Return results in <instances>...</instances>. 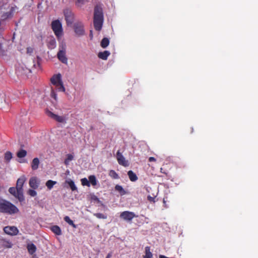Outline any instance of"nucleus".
Here are the masks:
<instances>
[{
	"instance_id": "obj_1",
	"label": "nucleus",
	"mask_w": 258,
	"mask_h": 258,
	"mask_svg": "<svg viewBox=\"0 0 258 258\" xmlns=\"http://www.w3.org/2000/svg\"><path fill=\"white\" fill-rule=\"evenodd\" d=\"M0 212L11 215L18 213L19 210L10 202L0 199Z\"/></svg>"
},
{
	"instance_id": "obj_2",
	"label": "nucleus",
	"mask_w": 258,
	"mask_h": 258,
	"mask_svg": "<svg viewBox=\"0 0 258 258\" xmlns=\"http://www.w3.org/2000/svg\"><path fill=\"white\" fill-rule=\"evenodd\" d=\"M103 19L102 8L100 6H96L94 8L93 23L96 31H100L101 30Z\"/></svg>"
},
{
	"instance_id": "obj_3",
	"label": "nucleus",
	"mask_w": 258,
	"mask_h": 258,
	"mask_svg": "<svg viewBox=\"0 0 258 258\" xmlns=\"http://www.w3.org/2000/svg\"><path fill=\"white\" fill-rule=\"evenodd\" d=\"M51 25L54 34L58 39L62 35V27L61 22L58 20H55L51 22Z\"/></svg>"
},
{
	"instance_id": "obj_4",
	"label": "nucleus",
	"mask_w": 258,
	"mask_h": 258,
	"mask_svg": "<svg viewBox=\"0 0 258 258\" xmlns=\"http://www.w3.org/2000/svg\"><path fill=\"white\" fill-rule=\"evenodd\" d=\"M138 217L133 212L125 211L121 212L120 214V218L124 221L131 222L133 219Z\"/></svg>"
},
{
	"instance_id": "obj_5",
	"label": "nucleus",
	"mask_w": 258,
	"mask_h": 258,
	"mask_svg": "<svg viewBox=\"0 0 258 258\" xmlns=\"http://www.w3.org/2000/svg\"><path fill=\"white\" fill-rule=\"evenodd\" d=\"M63 14L67 24L68 25L72 24L74 19V15L72 11L69 9H64L63 10Z\"/></svg>"
},
{
	"instance_id": "obj_6",
	"label": "nucleus",
	"mask_w": 258,
	"mask_h": 258,
	"mask_svg": "<svg viewBox=\"0 0 258 258\" xmlns=\"http://www.w3.org/2000/svg\"><path fill=\"white\" fill-rule=\"evenodd\" d=\"M74 31L78 36H82L85 34L84 25L81 22H77L74 26Z\"/></svg>"
},
{
	"instance_id": "obj_7",
	"label": "nucleus",
	"mask_w": 258,
	"mask_h": 258,
	"mask_svg": "<svg viewBox=\"0 0 258 258\" xmlns=\"http://www.w3.org/2000/svg\"><path fill=\"white\" fill-rule=\"evenodd\" d=\"M47 115L50 118L53 119L55 121L60 123H66V118L65 117L63 116H59L56 115L51 111H47Z\"/></svg>"
},
{
	"instance_id": "obj_8",
	"label": "nucleus",
	"mask_w": 258,
	"mask_h": 258,
	"mask_svg": "<svg viewBox=\"0 0 258 258\" xmlns=\"http://www.w3.org/2000/svg\"><path fill=\"white\" fill-rule=\"evenodd\" d=\"M26 180V178L24 175L21 176L17 181L16 187L18 188L19 195L22 196V193H23V185Z\"/></svg>"
},
{
	"instance_id": "obj_9",
	"label": "nucleus",
	"mask_w": 258,
	"mask_h": 258,
	"mask_svg": "<svg viewBox=\"0 0 258 258\" xmlns=\"http://www.w3.org/2000/svg\"><path fill=\"white\" fill-rule=\"evenodd\" d=\"M9 192L14 196L15 198L18 199V200L22 202L24 201V197L23 196V193H22V197L20 195H19V192H18V188L16 187H11L9 189Z\"/></svg>"
},
{
	"instance_id": "obj_10",
	"label": "nucleus",
	"mask_w": 258,
	"mask_h": 258,
	"mask_svg": "<svg viewBox=\"0 0 258 258\" xmlns=\"http://www.w3.org/2000/svg\"><path fill=\"white\" fill-rule=\"evenodd\" d=\"M116 159L119 165L124 167H126L128 165L127 161L125 160V158L119 151H118L116 153Z\"/></svg>"
},
{
	"instance_id": "obj_11",
	"label": "nucleus",
	"mask_w": 258,
	"mask_h": 258,
	"mask_svg": "<svg viewBox=\"0 0 258 258\" xmlns=\"http://www.w3.org/2000/svg\"><path fill=\"white\" fill-rule=\"evenodd\" d=\"M40 183V180L36 176L31 177L29 182L30 186L34 189H36L38 187Z\"/></svg>"
},
{
	"instance_id": "obj_12",
	"label": "nucleus",
	"mask_w": 258,
	"mask_h": 258,
	"mask_svg": "<svg viewBox=\"0 0 258 258\" xmlns=\"http://www.w3.org/2000/svg\"><path fill=\"white\" fill-rule=\"evenodd\" d=\"M4 232L9 235H16L18 234L19 231L15 226H6L4 228Z\"/></svg>"
},
{
	"instance_id": "obj_13",
	"label": "nucleus",
	"mask_w": 258,
	"mask_h": 258,
	"mask_svg": "<svg viewBox=\"0 0 258 258\" xmlns=\"http://www.w3.org/2000/svg\"><path fill=\"white\" fill-rule=\"evenodd\" d=\"M12 243L9 240L5 239H0V247L5 248H10L12 247Z\"/></svg>"
},
{
	"instance_id": "obj_14",
	"label": "nucleus",
	"mask_w": 258,
	"mask_h": 258,
	"mask_svg": "<svg viewBox=\"0 0 258 258\" xmlns=\"http://www.w3.org/2000/svg\"><path fill=\"white\" fill-rule=\"evenodd\" d=\"M57 57L58 59L62 63H67L68 59L66 56V52L64 50H59L57 53Z\"/></svg>"
},
{
	"instance_id": "obj_15",
	"label": "nucleus",
	"mask_w": 258,
	"mask_h": 258,
	"mask_svg": "<svg viewBox=\"0 0 258 258\" xmlns=\"http://www.w3.org/2000/svg\"><path fill=\"white\" fill-rule=\"evenodd\" d=\"M50 81L51 83L55 86L58 84L59 83L62 82L61 80V75L60 74H58L57 75H53L51 78Z\"/></svg>"
},
{
	"instance_id": "obj_16",
	"label": "nucleus",
	"mask_w": 258,
	"mask_h": 258,
	"mask_svg": "<svg viewBox=\"0 0 258 258\" xmlns=\"http://www.w3.org/2000/svg\"><path fill=\"white\" fill-rule=\"evenodd\" d=\"M40 161L38 158H35L32 160L31 163V167L33 170H36L38 168Z\"/></svg>"
},
{
	"instance_id": "obj_17",
	"label": "nucleus",
	"mask_w": 258,
	"mask_h": 258,
	"mask_svg": "<svg viewBox=\"0 0 258 258\" xmlns=\"http://www.w3.org/2000/svg\"><path fill=\"white\" fill-rule=\"evenodd\" d=\"M110 54V53L109 51L105 50L103 52H99L98 54V57L103 60H106Z\"/></svg>"
},
{
	"instance_id": "obj_18",
	"label": "nucleus",
	"mask_w": 258,
	"mask_h": 258,
	"mask_svg": "<svg viewBox=\"0 0 258 258\" xmlns=\"http://www.w3.org/2000/svg\"><path fill=\"white\" fill-rule=\"evenodd\" d=\"M27 248L30 254H33L36 251V246L33 243L28 244Z\"/></svg>"
},
{
	"instance_id": "obj_19",
	"label": "nucleus",
	"mask_w": 258,
	"mask_h": 258,
	"mask_svg": "<svg viewBox=\"0 0 258 258\" xmlns=\"http://www.w3.org/2000/svg\"><path fill=\"white\" fill-rule=\"evenodd\" d=\"M47 46L49 49H53L56 46V41L55 39L52 37H51L48 42Z\"/></svg>"
},
{
	"instance_id": "obj_20",
	"label": "nucleus",
	"mask_w": 258,
	"mask_h": 258,
	"mask_svg": "<svg viewBox=\"0 0 258 258\" xmlns=\"http://www.w3.org/2000/svg\"><path fill=\"white\" fill-rule=\"evenodd\" d=\"M127 175L131 181H136L138 179L137 175L132 170L127 172Z\"/></svg>"
},
{
	"instance_id": "obj_21",
	"label": "nucleus",
	"mask_w": 258,
	"mask_h": 258,
	"mask_svg": "<svg viewBox=\"0 0 258 258\" xmlns=\"http://www.w3.org/2000/svg\"><path fill=\"white\" fill-rule=\"evenodd\" d=\"M51 231L57 235L61 234V230L58 226L54 225L51 227Z\"/></svg>"
},
{
	"instance_id": "obj_22",
	"label": "nucleus",
	"mask_w": 258,
	"mask_h": 258,
	"mask_svg": "<svg viewBox=\"0 0 258 258\" xmlns=\"http://www.w3.org/2000/svg\"><path fill=\"white\" fill-rule=\"evenodd\" d=\"M115 190L119 192L120 196L125 195L126 194L125 190L123 188V187L118 184H117L115 186Z\"/></svg>"
},
{
	"instance_id": "obj_23",
	"label": "nucleus",
	"mask_w": 258,
	"mask_h": 258,
	"mask_svg": "<svg viewBox=\"0 0 258 258\" xmlns=\"http://www.w3.org/2000/svg\"><path fill=\"white\" fill-rule=\"evenodd\" d=\"M143 258H153V254L150 251V247L149 246L145 247V255Z\"/></svg>"
},
{
	"instance_id": "obj_24",
	"label": "nucleus",
	"mask_w": 258,
	"mask_h": 258,
	"mask_svg": "<svg viewBox=\"0 0 258 258\" xmlns=\"http://www.w3.org/2000/svg\"><path fill=\"white\" fill-rule=\"evenodd\" d=\"M109 44V39L105 37V38H103L102 39V40H101L100 45L102 48H105L108 46Z\"/></svg>"
},
{
	"instance_id": "obj_25",
	"label": "nucleus",
	"mask_w": 258,
	"mask_h": 258,
	"mask_svg": "<svg viewBox=\"0 0 258 258\" xmlns=\"http://www.w3.org/2000/svg\"><path fill=\"white\" fill-rule=\"evenodd\" d=\"M66 183H68L72 191H75L77 190V188L74 183L72 180H66Z\"/></svg>"
},
{
	"instance_id": "obj_26",
	"label": "nucleus",
	"mask_w": 258,
	"mask_h": 258,
	"mask_svg": "<svg viewBox=\"0 0 258 258\" xmlns=\"http://www.w3.org/2000/svg\"><path fill=\"white\" fill-rule=\"evenodd\" d=\"M90 184H91L93 186L97 185V181L95 175H90L88 177Z\"/></svg>"
},
{
	"instance_id": "obj_27",
	"label": "nucleus",
	"mask_w": 258,
	"mask_h": 258,
	"mask_svg": "<svg viewBox=\"0 0 258 258\" xmlns=\"http://www.w3.org/2000/svg\"><path fill=\"white\" fill-rule=\"evenodd\" d=\"M12 154L10 151H7L5 153L4 159L7 162H9L12 158Z\"/></svg>"
},
{
	"instance_id": "obj_28",
	"label": "nucleus",
	"mask_w": 258,
	"mask_h": 258,
	"mask_svg": "<svg viewBox=\"0 0 258 258\" xmlns=\"http://www.w3.org/2000/svg\"><path fill=\"white\" fill-rule=\"evenodd\" d=\"M64 220L68 223L69 225H71L73 228H76L77 225L74 223L73 220H72L70 217L68 216L64 217Z\"/></svg>"
},
{
	"instance_id": "obj_29",
	"label": "nucleus",
	"mask_w": 258,
	"mask_h": 258,
	"mask_svg": "<svg viewBox=\"0 0 258 258\" xmlns=\"http://www.w3.org/2000/svg\"><path fill=\"white\" fill-rule=\"evenodd\" d=\"M26 155L27 151L23 149L19 150L17 153V157L20 158L25 157L26 156Z\"/></svg>"
},
{
	"instance_id": "obj_30",
	"label": "nucleus",
	"mask_w": 258,
	"mask_h": 258,
	"mask_svg": "<svg viewBox=\"0 0 258 258\" xmlns=\"http://www.w3.org/2000/svg\"><path fill=\"white\" fill-rule=\"evenodd\" d=\"M56 183V182L52 180H48L46 182V186L49 189H51L53 186Z\"/></svg>"
},
{
	"instance_id": "obj_31",
	"label": "nucleus",
	"mask_w": 258,
	"mask_h": 258,
	"mask_svg": "<svg viewBox=\"0 0 258 258\" xmlns=\"http://www.w3.org/2000/svg\"><path fill=\"white\" fill-rule=\"evenodd\" d=\"M109 175L113 179H118L119 178L118 174L113 170H111L109 172Z\"/></svg>"
},
{
	"instance_id": "obj_32",
	"label": "nucleus",
	"mask_w": 258,
	"mask_h": 258,
	"mask_svg": "<svg viewBox=\"0 0 258 258\" xmlns=\"http://www.w3.org/2000/svg\"><path fill=\"white\" fill-rule=\"evenodd\" d=\"M55 87L56 88V89L58 91H61V92H64L65 91V88L63 86L62 82H61L59 83L58 84L56 85L55 86Z\"/></svg>"
},
{
	"instance_id": "obj_33",
	"label": "nucleus",
	"mask_w": 258,
	"mask_h": 258,
	"mask_svg": "<svg viewBox=\"0 0 258 258\" xmlns=\"http://www.w3.org/2000/svg\"><path fill=\"white\" fill-rule=\"evenodd\" d=\"M74 158L73 155L69 154L67 155V158L64 160V163L66 165H68L69 162Z\"/></svg>"
},
{
	"instance_id": "obj_34",
	"label": "nucleus",
	"mask_w": 258,
	"mask_h": 258,
	"mask_svg": "<svg viewBox=\"0 0 258 258\" xmlns=\"http://www.w3.org/2000/svg\"><path fill=\"white\" fill-rule=\"evenodd\" d=\"M94 215L98 219H105L107 218V216L102 213H95Z\"/></svg>"
},
{
	"instance_id": "obj_35",
	"label": "nucleus",
	"mask_w": 258,
	"mask_h": 258,
	"mask_svg": "<svg viewBox=\"0 0 258 258\" xmlns=\"http://www.w3.org/2000/svg\"><path fill=\"white\" fill-rule=\"evenodd\" d=\"M81 183L83 186H87L88 187L90 186V183L89 180H88L86 178H84L81 179Z\"/></svg>"
},
{
	"instance_id": "obj_36",
	"label": "nucleus",
	"mask_w": 258,
	"mask_h": 258,
	"mask_svg": "<svg viewBox=\"0 0 258 258\" xmlns=\"http://www.w3.org/2000/svg\"><path fill=\"white\" fill-rule=\"evenodd\" d=\"M27 194L30 196L31 197H35L37 195V192L34 189H29L28 191Z\"/></svg>"
},
{
	"instance_id": "obj_37",
	"label": "nucleus",
	"mask_w": 258,
	"mask_h": 258,
	"mask_svg": "<svg viewBox=\"0 0 258 258\" xmlns=\"http://www.w3.org/2000/svg\"><path fill=\"white\" fill-rule=\"evenodd\" d=\"M85 0H76V5L77 7H81L85 4Z\"/></svg>"
},
{
	"instance_id": "obj_38",
	"label": "nucleus",
	"mask_w": 258,
	"mask_h": 258,
	"mask_svg": "<svg viewBox=\"0 0 258 258\" xmlns=\"http://www.w3.org/2000/svg\"><path fill=\"white\" fill-rule=\"evenodd\" d=\"M50 95L52 98H54L55 100H56V94L53 89H51Z\"/></svg>"
},
{
	"instance_id": "obj_39",
	"label": "nucleus",
	"mask_w": 258,
	"mask_h": 258,
	"mask_svg": "<svg viewBox=\"0 0 258 258\" xmlns=\"http://www.w3.org/2000/svg\"><path fill=\"white\" fill-rule=\"evenodd\" d=\"M147 199L148 201H149L150 202H155V198L154 197H151V196L149 195L148 197H147Z\"/></svg>"
},
{
	"instance_id": "obj_40",
	"label": "nucleus",
	"mask_w": 258,
	"mask_h": 258,
	"mask_svg": "<svg viewBox=\"0 0 258 258\" xmlns=\"http://www.w3.org/2000/svg\"><path fill=\"white\" fill-rule=\"evenodd\" d=\"M33 49L31 47H28L27 48V52L28 53H31L33 52Z\"/></svg>"
},
{
	"instance_id": "obj_41",
	"label": "nucleus",
	"mask_w": 258,
	"mask_h": 258,
	"mask_svg": "<svg viewBox=\"0 0 258 258\" xmlns=\"http://www.w3.org/2000/svg\"><path fill=\"white\" fill-rule=\"evenodd\" d=\"M156 159L153 157H150L149 158V162H153V161L154 162V161H156Z\"/></svg>"
},
{
	"instance_id": "obj_42",
	"label": "nucleus",
	"mask_w": 258,
	"mask_h": 258,
	"mask_svg": "<svg viewBox=\"0 0 258 258\" xmlns=\"http://www.w3.org/2000/svg\"><path fill=\"white\" fill-rule=\"evenodd\" d=\"M112 256V254L111 253H108V254L107 255L106 258H110Z\"/></svg>"
},
{
	"instance_id": "obj_43",
	"label": "nucleus",
	"mask_w": 258,
	"mask_h": 258,
	"mask_svg": "<svg viewBox=\"0 0 258 258\" xmlns=\"http://www.w3.org/2000/svg\"><path fill=\"white\" fill-rule=\"evenodd\" d=\"M160 171L161 172L163 173H164L165 174H167V173L166 172H165L163 170V168H160Z\"/></svg>"
},
{
	"instance_id": "obj_44",
	"label": "nucleus",
	"mask_w": 258,
	"mask_h": 258,
	"mask_svg": "<svg viewBox=\"0 0 258 258\" xmlns=\"http://www.w3.org/2000/svg\"><path fill=\"white\" fill-rule=\"evenodd\" d=\"M159 257V258H169L164 255H160Z\"/></svg>"
},
{
	"instance_id": "obj_45",
	"label": "nucleus",
	"mask_w": 258,
	"mask_h": 258,
	"mask_svg": "<svg viewBox=\"0 0 258 258\" xmlns=\"http://www.w3.org/2000/svg\"><path fill=\"white\" fill-rule=\"evenodd\" d=\"M193 132H194V128H193V127H191L190 133H192Z\"/></svg>"
},
{
	"instance_id": "obj_46",
	"label": "nucleus",
	"mask_w": 258,
	"mask_h": 258,
	"mask_svg": "<svg viewBox=\"0 0 258 258\" xmlns=\"http://www.w3.org/2000/svg\"><path fill=\"white\" fill-rule=\"evenodd\" d=\"M1 48H2V44H0V49H1Z\"/></svg>"
}]
</instances>
